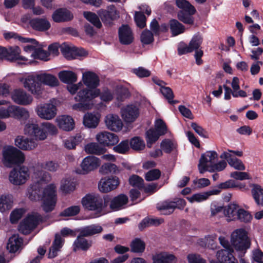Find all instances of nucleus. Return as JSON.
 Segmentation results:
<instances>
[{
	"label": "nucleus",
	"mask_w": 263,
	"mask_h": 263,
	"mask_svg": "<svg viewBox=\"0 0 263 263\" xmlns=\"http://www.w3.org/2000/svg\"><path fill=\"white\" fill-rule=\"evenodd\" d=\"M82 81L86 88L80 90L74 97L78 103L72 105L74 110L85 111L91 109L95 104L94 99L101 94L98 88L100 84L98 76L95 72L86 71L83 73Z\"/></svg>",
	"instance_id": "f257e3e1"
},
{
	"label": "nucleus",
	"mask_w": 263,
	"mask_h": 263,
	"mask_svg": "<svg viewBox=\"0 0 263 263\" xmlns=\"http://www.w3.org/2000/svg\"><path fill=\"white\" fill-rule=\"evenodd\" d=\"M23 87L37 99L42 98L45 91L44 85L54 87L59 85L55 76L46 72L31 73L18 79Z\"/></svg>",
	"instance_id": "f03ea898"
},
{
	"label": "nucleus",
	"mask_w": 263,
	"mask_h": 263,
	"mask_svg": "<svg viewBox=\"0 0 263 263\" xmlns=\"http://www.w3.org/2000/svg\"><path fill=\"white\" fill-rule=\"evenodd\" d=\"M110 201L108 195L102 197L98 194H87L82 199L83 206L90 211H96L101 213L102 210L107 206L108 202Z\"/></svg>",
	"instance_id": "7ed1b4c3"
},
{
	"label": "nucleus",
	"mask_w": 263,
	"mask_h": 263,
	"mask_svg": "<svg viewBox=\"0 0 263 263\" xmlns=\"http://www.w3.org/2000/svg\"><path fill=\"white\" fill-rule=\"evenodd\" d=\"M59 167L58 163L53 161H48L42 163H39L34 166H32L33 171L32 178L36 179L37 181L47 183L50 180V175L41 169L44 168L49 171H57Z\"/></svg>",
	"instance_id": "20e7f679"
},
{
	"label": "nucleus",
	"mask_w": 263,
	"mask_h": 263,
	"mask_svg": "<svg viewBox=\"0 0 263 263\" xmlns=\"http://www.w3.org/2000/svg\"><path fill=\"white\" fill-rule=\"evenodd\" d=\"M231 243L236 251L245 254L251 246L247 231L242 228L234 230L231 235Z\"/></svg>",
	"instance_id": "39448f33"
},
{
	"label": "nucleus",
	"mask_w": 263,
	"mask_h": 263,
	"mask_svg": "<svg viewBox=\"0 0 263 263\" xmlns=\"http://www.w3.org/2000/svg\"><path fill=\"white\" fill-rule=\"evenodd\" d=\"M2 154V162L7 167L22 164L25 161L23 153L13 146H5L3 148Z\"/></svg>",
	"instance_id": "423d86ee"
},
{
	"label": "nucleus",
	"mask_w": 263,
	"mask_h": 263,
	"mask_svg": "<svg viewBox=\"0 0 263 263\" xmlns=\"http://www.w3.org/2000/svg\"><path fill=\"white\" fill-rule=\"evenodd\" d=\"M32 166L29 167L21 166L12 169L9 174V182L14 185H21L25 184L30 178H32Z\"/></svg>",
	"instance_id": "0eeeda50"
},
{
	"label": "nucleus",
	"mask_w": 263,
	"mask_h": 263,
	"mask_svg": "<svg viewBox=\"0 0 263 263\" xmlns=\"http://www.w3.org/2000/svg\"><path fill=\"white\" fill-rule=\"evenodd\" d=\"M55 102L56 100L52 99L47 102L40 103L36 106L35 112L37 116L42 119L52 120L57 114Z\"/></svg>",
	"instance_id": "6e6552de"
},
{
	"label": "nucleus",
	"mask_w": 263,
	"mask_h": 263,
	"mask_svg": "<svg viewBox=\"0 0 263 263\" xmlns=\"http://www.w3.org/2000/svg\"><path fill=\"white\" fill-rule=\"evenodd\" d=\"M42 200V207L45 212L53 210L57 200L56 186L54 184H50L44 189Z\"/></svg>",
	"instance_id": "1a4fd4ad"
},
{
	"label": "nucleus",
	"mask_w": 263,
	"mask_h": 263,
	"mask_svg": "<svg viewBox=\"0 0 263 263\" xmlns=\"http://www.w3.org/2000/svg\"><path fill=\"white\" fill-rule=\"evenodd\" d=\"M43 221L42 216L37 213L28 215L20 224L19 231L24 234H29Z\"/></svg>",
	"instance_id": "9d476101"
},
{
	"label": "nucleus",
	"mask_w": 263,
	"mask_h": 263,
	"mask_svg": "<svg viewBox=\"0 0 263 263\" xmlns=\"http://www.w3.org/2000/svg\"><path fill=\"white\" fill-rule=\"evenodd\" d=\"M218 159V154L215 151H208L201 155L198 164V170L201 174L209 172Z\"/></svg>",
	"instance_id": "9b49d317"
},
{
	"label": "nucleus",
	"mask_w": 263,
	"mask_h": 263,
	"mask_svg": "<svg viewBox=\"0 0 263 263\" xmlns=\"http://www.w3.org/2000/svg\"><path fill=\"white\" fill-rule=\"evenodd\" d=\"M24 130L25 135L32 137L35 141L47 138L41 124L28 122L25 125Z\"/></svg>",
	"instance_id": "f8f14e48"
},
{
	"label": "nucleus",
	"mask_w": 263,
	"mask_h": 263,
	"mask_svg": "<svg viewBox=\"0 0 263 263\" xmlns=\"http://www.w3.org/2000/svg\"><path fill=\"white\" fill-rule=\"evenodd\" d=\"M11 97L14 103L21 105H30L33 100L32 96L22 88L14 89Z\"/></svg>",
	"instance_id": "ddd939ff"
},
{
	"label": "nucleus",
	"mask_w": 263,
	"mask_h": 263,
	"mask_svg": "<svg viewBox=\"0 0 263 263\" xmlns=\"http://www.w3.org/2000/svg\"><path fill=\"white\" fill-rule=\"evenodd\" d=\"M233 250L220 249L216 253V259L208 257L210 263H238L233 254Z\"/></svg>",
	"instance_id": "4468645a"
},
{
	"label": "nucleus",
	"mask_w": 263,
	"mask_h": 263,
	"mask_svg": "<svg viewBox=\"0 0 263 263\" xmlns=\"http://www.w3.org/2000/svg\"><path fill=\"white\" fill-rule=\"evenodd\" d=\"M101 164V160L100 158L94 156H88L83 159L81 163L82 173L86 174L93 171Z\"/></svg>",
	"instance_id": "2eb2a0df"
},
{
	"label": "nucleus",
	"mask_w": 263,
	"mask_h": 263,
	"mask_svg": "<svg viewBox=\"0 0 263 263\" xmlns=\"http://www.w3.org/2000/svg\"><path fill=\"white\" fill-rule=\"evenodd\" d=\"M119 184V179L116 176L104 177L99 182L98 189L101 192L106 193L117 189Z\"/></svg>",
	"instance_id": "dca6fc26"
},
{
	"label": "nucleus",
	"mask_w": 263,
	"mask_h": 263,
	"mask_svg": "<svg viewBox=\"0 0 263 263\" xmlns=\"http://www.w3.org/2000/svg\"><path fill=\"white\" fill-rule=\"evenodd\" d=\"M96 140L100 145L109 146L116 144L119 141L116 134L107 131H102L96 135Z\"/></svg>",
	"instance_id": "f3484780"
},
{
	"label": "nucleus",
	"mask_w": 263,
	"mask_h": 263,
	"mask_svg": "<svg viewBox=\"0 0 263 263\" xmlns=\"http://www.w3.org/2000/svg\"><path fill=\"white\" fill-rule=\"evenodd\" d=\"M104 122L107 129L115 132L120 131L123 126L122 120L116 114H109L106 115Z\"/></svg>",
	"instance_id": "a211bd4d"
},
{
	"label": "nucleus",
	"mask_w": 263,
	"mask_h": 263,
	"mask_svg": "<svg viewBox=\"0 0 263 263\" xmlns=\"http://www.w3.org/2000/svg\"><path fill=\"white\" fill-rule=\"evenodd\" d=\"M98 14L102 21L105 23H110L112 21L119 17V13L113 5L108 6L106 9H100L98 11Z\"/></svg>",
	"instance_id": "6ab92c4d"
},
{
	"label": "nucleus",
	"mask_w": 263,
	"mask_h": 263,
	"mask_svg": "<svg viewBox=\"0 0 263 263\" xmlns=\"http://www.w3.org/2000/svg\"><path fill=\"white\" fill-rule=\"evenodd\" d=\"M121 115L122 119L126 123H132L138 118L139 115V109L135 105H128L122 108Z\"/></svg>",
	"instance_id": "aec40b11"
},
{
	"label": "nucleus",
	"mask_w": 263,
	"mask_h": 263,
	"mask_svg": "<svg viewBox=\"0 0 263 263\" xmlns=\"http://www.w3.org/2000/svg\"><path fill=\"white\" fill-rule=\"evenodd\" d=\"M21 49L18 46L10 47L8 48L7 60L16 62L18 64L23 65L30 63L29 60L25 57L20 55Z\"/></svg>",
	"instance_id": "412c9836"
},
{
	"label": "nucleus",
	"mask_w": 263,
	"mask_h": 263,
	"mask_svg": "<svg viewBox=\"0 0 263 263\" xmlns=\"http://www.w3.org/2000/svg\"><path fill=\"white\" fill-rule=\"evenodd\" d=\"M15 145L24 151H30L35 148L37 143L33 139L25 138L22 136H17L14 140Z\"/></svg>",
	"instance_id": "4be33fe9"
},
{
	"label": "nucleus",
	"mask_w": 263,
	"mask_h": 263,
	"mask_svg": "<svg viewBox=\"0 0 263 263\" xmlns=\"http://www.w3.org/2000/svg\"><path fill=\"white\" fill-rule=\"evenodd\" d=\"M220 192L219 189H213L206 192L194 194L186 198L191 203L201 202L206 200L211 196L218 195Z\"/></svg>",
	"instance_id": "5701e85b"
},
{
	"label": "nucleus",
	"mask_w": 263,
	"mask_h": 263,
	"mask_svg": "<svg viewBox=\"0 0 263 263\" xmlns=\"http://www.w3.org/2000/svg\"><path fill=\"white\" fill-rule=\"evenodd\" d=\"M56 122L59 127L65 131H71L74 127L73 118L68 115L59 116L56 119Z\"/></svg>",
	"instance_id": "b1692460"
},
{
	"label": "nucleus",
	"mask_w": 263,
	"mask_h": 263,
	"mask_svg": "<svg viewBox=\"0 0 263 263\" xmlns=\"http://www.w3.org/2000/svg\"><path fill=\"white\" fill-rule=\"evenodd\" d=\"M73 17L72 13L66 8H60L56 10L52 15L53 20L57 23L70 21Z\"/></svg>",
	"instance_id": "393cba45"
},
{
	"label": "nucleus",
	"mask_w": 263,
	"mask_h": 263,
	"mask_svg": "<svg viewBox=\"0 0 263 263\" xmlns=\"http://www.w3.org/2000/svg\"><path fill=\"white\" fill-rule=\"evenodd\" d=\"M119 37L122 44L128 45L133 41L132 30L128 25H123L119 29Z\"/></svg>",
	"instance_id": "a878e982"
},
{
	"label": "nucleus",
	"mask_w": 263,
	"mask_h": 263,
	"mask_svg": "<svg viewBox=\"0 0 263 263\" xmlns=\"http://www.w3.org/2000/svg\"><path fill=\"white\" fill-rule=\"evenodd\" d=\"M34 183L31 184L27 189V196L32 201H37L40 199V184L45 183L44 182L37 181L33 179Z\"/></svg>",
	"instance_id": "bb28decb"
},
{
	"label": "nucleus",
	"mask_w": 263,
	"mask_h": 263,
	"mask_svg": "<svg viewBox=\"0 0 263 263\" xmlns=\"http://www.w3.org/2000/svg\"><path fill=\"white\" fill-rule=\"evenodd\" d=\"M220 157L226 159L229 165L236 170L243 171L246 169L245 165L241 160L236 157H232L229 153H222Z\"/></svg>",
	"instance_id": "cd10ccee"
},
{
	"label": "nucleus",
	"mask_w": 263,
	"mask_h": 263,
	"mask_svg": "<svg viewBox=\"0 0 263 263\" xmlns=\"http://www.w3.org/2000/svg\"><path fill=\"white\" fill-rule=\"evenodd\" d=\"M176 261V257L166 252L156 253L153 256L152 263H174Z\"/></svg>",
	"instance_id": "c85d7f7f"
},
{
	"label": "nucleus",
	"mask_w": 263,
	"mask_h": 263,
	"mask_svg": "<svg viewBox=\"0 0 263 263\" xmlns=\"http://www.w3.org/2000/svg\"><path fill=\"white\" fill-rule=\"evenodd\" d=\"M128 197L124 194H120L114 197L110 203V208L114 211L124 209L128 202Z\"/></svg>",
	"instance_id": "c756f323"
},
{
	"label": "nucleus",
	"mask_w": 263,
	"mask_h": 263,
	"mask_svg": "<svg viewBox=\"0 0 263 263\" xmlns=\"http://www.w3.org/2000/svg\"><path fill=\"white\" fill-rule=\"evenodd\" d=\"M14 197L10 194H4L0 196V212L4 213L10 210L13 206Z\"/></svg>",
	"instance_id": "7c9ffc66"
},
{
	"label": "nucleus",
	"mask_w": 263,
	"mask_h": 263,
	"mask_svg": "<svg viewBox=\"0 0 263 263\" xmlns=\"http://www.w3.org/2000/svg\"><path fill=\"white\" fill-rule=\"evenodd\" d=\"M84 236H79L74 241L72 248L74 252L81 250L86 251L91 246V241L84 237Z\"/></svg>",
	"instance_id": "2f4dec72"
},
{
	"label": "nucleus",
	"mask_w": 263,
	"mask_h": 263,
	"mask_svg": "<svg viewBox=\"0 0 263 263\" xmlns=\"http://www.w3.org/2000/svg\"><path fill=\"white\" fill-rule=\"evenodd\" d=\"M23 244V239L17 234L11 236L7 245V250L11 253H15L21 248Z\"/></svg>",
	"instance_id": "473e14b6"
},
{
	"label": "nucleus",
	"mask_w": 263,
	"mask_h": 263,
	"mask_svg": "<svg viewBox=\"0 0 263 263\" xmlns=\"http://www.w3.org/2000/svg\"><path fill=\"white\" fill-rule=\"evenodd\" d=\"M103 231L102 227L99 224H92L82 228L80 230L82 236H90L101 233Z\"/></svg>",
	"instance_id": "72a5a7b5"
},
{
	"label": "nucleus",
	"mask_w": 263,
	"mask_h": 263,
	"mask_svg": "<svg viewBox=\"0 0 263 263\" xmlns=\"http://www.w3.org/2000/svg\"><path fill=\"white\" fill-rule=\"evenodd\" d=\"M18 37V41L25 44L23 46V49L26 53L31 54L33 52H35L39 46V44L35 40L32 38Z\"/></svg>",
	"instance_id": "f704fd0d"
},
{
	"label": "nucleus",
	"mask_w": 263,
	"mask_h": 263,
	"mask_svg": "<svg viewBox=\"0 0 263 263\" xmlns=\"http://www.w3.org/2000/svg\"><path fill=\"white\" fill-rule=\"evenodd\" d=\"M31 27L34 30L45 31L50 27L49 22L44 18H35L32 20Z\"/></svg>",
	"instance_id": "c9c22d12"
},
{
	"label": "nucleus",
	"mask_w": 263,
	"mask_h": 263,
	"mask_svg": "<svg viewBox=\"0 0 263 263\" xmlns=\"http://www.w3.org/2000/svg\"><path fill=\"white\" fill-rule=\"evenodd\" d=\"M100 118L98 114L88 112L84 116L83 124L85 127L95 128L99 124Z\"/></svg>",
	"instance_id": "e433bc0d"
},
{
	"label": "nucleus",
	"mask_w": 263,
	"mask_h": 263,
	"mask_svg": "<svg viewBox=\"0 0 263 263\" xmlns=\"http://www.w3.org/2000/svg\"><path fill=\"white\" fill-rule=\"evenodd\" d=\"M64 243V239L62 238L60 234H56L52 245L50 249L48 257L49 258L55 257L58 254V252L62 248Z\"/></svg>",
	"instance_id": "4c0bfd02"
},
{
	"label": "nucleus",
	"mask_w": 263,
	"mask_h": 263,
	"mask_svg": "<svg viewBox=\"0 0 263 263\" xmlns=\"http://www.w3.org/2000/svg\"><path fill=\"white\" fill-rule=\"evenodd\" d=\"M217 235L215 233L205 236L204 238L200 239L198 243L202 247H207L212 250H215L217 247L216 240Z\"/></svg>",
	"instance_id": "58836bf2"
},
{
	"label": "nucleus",
	"mask_w": 263,
	"mask_h": 263,
	"mask_svg": "<svg viewBox=\"0 0 263 263\" xmlns=\"http://www.w3.org/2000/svg\"><path fill=\"white\" fill-rule=\"evenodd\" d=\"M58 76L60 80L66 84H72L77 81V76L71 71L64 70L60 71Z\"/></svg>",
	"instance_id": "ea45409f"
},
{
	"label": "nucleus",
	"mask_w": 263,
	"mask_h": 263,
	"mask_svg": "<svg viewBox=\"0 0 263 263\" xmlns=\"http://www.w3.org/2000/svg\"><path fill=\"white\" fill-rule=\"evenodd\" d=\"M239 206L235 203L229 204L224 210V215L229 221L237 219L239 210Z\"/></svg>",
	"instance_id": "a19ab883"
},
{
	"label": "nucleus",
	"mask_w": 263,
	"mask_h": 263,
	"mask_svg": "<svg viewBox=\"0 0 263 263\" xmlns=\"http://www.w3.org/2000/svg\"><path fill=\"white\" fill-rule=\"evenodd\" d=\"M84 150L87 154L96 155H101L105 152V149L96 142H90L86 144Z\"/></svg>",
	"instance_id": "79ce46f5"
},
{
	"label": "nucleus",
	"mask_w": 263,
	"mask_h": 263,
	"mask_svg": "<svg viewBox=\"0 0 263 263\" xmlns=\"http://www.w3.org/2000/svg\"><path fill=\"white\" fill-rule=\"evenodd\" d=\"M251 193L256 204L263 206V188L259 185L253 184Z\"/></svg>",
	"instance_id": "37998d69"
},
{
	"label": "nucleus",
	"mask_w": 263,
	"mask_h": 263,
	"mask_svg": "<svg viewBox=\"0 0 263 263\" xmlns=\"http://www.w3.org/2000/svg\"><path fill=\"white\" fill-rule=\"evenodd\" d=\"M100 172L103 174H118L121 172V169L115 164L105 163L100 167Z\"/></svg>",
	"instance_id": "c03bdc74"
},
{
	"label": "nucleus",
	"mask_w": 263,
	"mask_h": 263,
	"mask_svg": "<svg viewBox=\"0 0 263 263\" xmlns=\"http://www.w3.org/2000/svg\"><path fill=\"white\" fill-rule=\"evenodd\" d=\"M83 137L80 134H77L74 137H69L64 141L65 147L67 149H73L76 146L82 142Z\"/></svg>",
	"instance_id": "a18cd8bd"
},
{
	"label": "nucleus",
	"mask_w": 263,
	"mask_h": 263,
	"mask_svg": "<svg viewBox=\"0 0 263 263\" xmlns=\"http://www.w3.org/2000/svg\"><path fill=\"white\" fill-rule=\"evenodd\" d=\"M170 29L173 35L176 36L183 33L184 27L176 20H172L170 22Z\"/></svg>",
	"instance_id": "49530a36"
},
{
	"label": "nucleus",
	"mask_w": 263,
	"mask_h": 263,
	"mask_svg": "<svg viewBox=\"0 0 263 263\" xmlns=\"http://www.w3.org/2000/svg\"><path fill=\"white\" fill-rule=\"evenodd\" d=\"M160 136L153 128H151L146 133V140L147 146L151 148L152 144L155 143Z\"/></svg>",
	"instance_id": "de8ad7c7"
},
{
	"label": "nucleus",
	"mask_w": 263,
	"mask_h": 263,
	"mask_svg": "<svg viewBox=\"0 0 263 263\" xmlns=\"http://www.w3.org/2000/svg\"><path fill=\"white\" fill-rule=\"evenodd\" d=\"M176 3L179 8L190 14H194L196 12L195 8L186 0H176Z\"/></svg>",
	"instance_id": "09e8293b"
},
{
	"label": "nucleus",
	"mask_w": 263,
	"mask_h": 263,
	"mask_svg": "<svg viewBox=\"0 0 263 263\" xmlns=\"http://www.w3.org/2000/svg\"><path fill=\"white\" fill-rule=\"evenodd\" d=\"M85 18L96 27L99 28L102 26L101 23L98 16L95 13L86 11L83 13Z\"/></svg>",
	"instance_id": "8fccbe9b"
},
{
	"label": "nucleus",
	"mask_w": 263,
	"mask_h": 263,
	"mask_svg": "<svg viewBox=\"0 0 263 263\" xmlns=\"http://www.w3.org/2000/svg\"><path fill=\"white\" fill-rule=\"evenodd\" d=\"M145 243L139 238H136L130 244L131 251L135 253H142L145 249Z\"/></svg>",
	"instance_id": "3c124183"
},
{
	"label": "nucleus",
	"mask_w": 263,
	"mask_h": 263,
	"mask_svg": "<svg viewBox=\"0 0 263 263\" xmlns=\"http://www.w3.org/2000/svg\"><path fill=\"white\" fill-rule=\"evenodd\" d=\"M43 131L46 138L48 135H53L58 133V129L52 123L48 122H43L41 124Z\"/></svg>",
	"instance_id": "603ef678"
},
{
	"label": "nucleus",
	"mask_w": 263,
	"mask_h": 263,
	"mask_svg": "<svg viewBox=\"0 0 263 263\" xmlns=\"http://www.w3.org/2000/svg\"><path fill=\"white\" fill-rule=\"evenodd\" d=\"M49 53L46 51L43 50L39 46L36 50H35V52H33L31 54V57L32 58L39 59L45 61L49 60Z\"/></svg>",
	"instance_id": "864d4df0"
},
{
	"label": "nucleus",
	"mask_w": 263,
	"mask_h": 263,
	"mask_svg": "<svg viewBox=\"0 0 263 263\" xmlns=\"http://www.w3.org/2000/svg\"><path fill=\"white\" fill-rule=\"evenodd\" d=\"M130 145L132 149L136 151L143 149L145 146L144 141L140 137H135L130 141Z\"/></svg>",
	"instance_id": "5fc2aeb1"
},
{
	"label": "nucleus",
	"mask_w": 263,
	"mask_h": 263,
	"mask_svg": "<svg viewBox=\"0 0 263 263\" xmlns=\"http://www.w3.org/2000/svg\"><path fill=\"white\" fill-rule=\"evenodd\" d=\"M155 130L160 135H164L167 132L165 122L161 119H157L155 122Z\"/></svg>",
	"instance_id": "6e6d98bb"
},
{
	"label": "nucleus",
	"mask_w": 263,
	"mask_h": 263,
	"mask_svg": "<svg viewBox=\"0 0 263 263\" xmlns=\"http://www.w3.org/2000/svg\"><path fill=\"white\" fill-rule=\"evenodd\" d=\"M60 190L64 193H68L74 190V185L71 179L67 178L62 180Z\"/></svg>",
	"instance_id": "4d7b16f0"
},
{
	"label": "nucleus",
	"mask_w": 263,
	"mask_h": 263,
	"mask_svg": "<svg viewBox=\"0 0 263 263\" xmlns=\"http://www.w3.org/2000/svg\"><path fill=\"white\" fill-rule=\"evenodd\" d=\"M26 211L24 208L15 209L12 211L10 215V220L12 223H16L25 214Z\"/></svg>",
	"instance_id": "13d9d810"
},
{
	"label": "nucleus",
	"mask_w": 263,
	"mask_h": 263,
	"mask_svg": "<svg viewBox=\"0 0 263 263\" xmlns=\"http://www.w3.org/2000/svg\"><path fill=\"white\" fill-rule=\"evenodd\" d=\"M202 42V38L199 34H195L192 37L190 41L189 46L191 49V51L199 49L201 43Z\"/></svg>",
	"instance_id": "bf43d9fd"
},
{
	"label": "nucleus",
	"mask_w": 263,
	"mask_h": 263,
	"mask_svg": "<svg viewBox=\"0 0 263 263\" xmlns=\"http://www.w3.org/2000/svg\"><path fill=\"white\" fill-rule=\"evenodd\" d=\"M74 46H69L65 43L60 46V49L63 55L67 59H72Z\"/></svg>",
	"instance_id": "052dcab7"
},
{
	"label": "nucleus",
	"mask_w": 263,
	"mask_h": 263,
	"mask_svg": "<svg viewBox=\"0 0 263 263\" xmlns=\"http://www.w3.org/2000/svg\"><path fill=\"white\" fill-rule=\"evenodd\" d=\"M80 211V208L79 205H73L70 206L63 211H62L60 215L62 216H72L77 215Z\"/></svg>",
	"instance_id": "680f3d73"
},
{
	"label": "nucleus",
	"mask_w": 263,
	"mask_h": 263,
	"mask_svg": "<svg viewBox=\"0 0 263 263\" xmlns=\"http://www.w3.org/2000/svg\"><path fill=\"white\" fill-rule=\"evenodd\" d=\"M160 91L163 96L168 100V102L171 104H174L176 102L174 101V94L172 90L168 87L165 86L160 88Z\"/></svg>",
	"instance_id": "e2e57ef3"
},
{
	"label": "nucleus",
	"mask_w": 263,
	"mask_h": 263,
	"mask_svg": "<svg viewBox=\"0 0 263 263\" xmlns=\"http://www.w3.org/2000/svg\"><path fill=\"white\" fill-rule=\"evenodd\" d=\"M175 147V143L171 140L165 139L161 143V148L166 153H171Z\"/></svg>",
	"instance_id": "0e129e2a"
},
{
	"label": "nucleus",
	"mask_w": 263,
	"mask_h": 263,
	"mask_svg": "<svg viewBox=\"0 0 263 263\" xmlns=\"http://www.w3.org/2000/svg\"><path fill=\"white\" fill-rule=\"evenodd\" d=\"M161 175V172L158 169H153L147 172L145 175V180L152 181L157 180Z\"/></svg>",
	"instance_id": "69168bd1"
},
{
	"label": "nucleus",
	"mask_w": 263,
	"mask_h": 263,
	"mask_svg": "<svg viewBox=\"0 0 263 263\" xmlns=\"http://www.w3.org/2000/svg\"><path fill=\"white\" fill-rule=\"evenodd\" d=\"M129 149V143L127 140L121 141L113 148L114 152L119 154H125Z\"/></svg>",
	"instance_id": "338daca9"
},
{
	"label": "nucleus",
	"mask_w": 263,
	"mask_h": 263,
	"mask_svg": "<svg viewBox=\"0 0 263 263\" xmlns=\"http://www.w3.org/2000/svg\"><path fill=\"white\" fill-rule=\"evenodd\" d=\"M141 41L144 44H149L154 41L153 34L149 30H144L141 35Z\"/></svg>",
	"instance_id": "774afa93"
}]
</instances>
